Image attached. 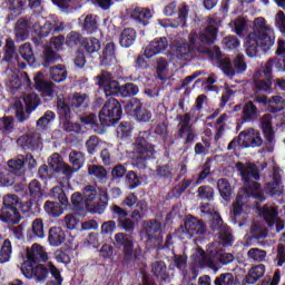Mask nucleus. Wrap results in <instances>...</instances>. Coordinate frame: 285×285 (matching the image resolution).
I'll return each mask as SVG.
<instances>
[{
  "label": "nucleus",
  "instance_id": "46",
  "mask_svg": "<svg viewBox=\"0 0 285 285\" xmlns=\"http://www.w3.org/2000/svg\"><path fill=\"white\" fill-rule=\"evenodd\" d=\"M18 52L29 66H35V51L32 50V45L30 42L21 45Z\"/></svg>",
  "mask_w": 285,
  "mask_h": 285
},
{
  "label": "nucleus",
  "instance_id": "31",
  "mask_svg": "<svg viewBox=\"0 0 285 285\" xmlns=\"http://www.w3.org/2000/svg\"><path fill=\"white\" fill-rule=\"evenodd\" d=\"M59 32H63V23L57 24L51 21H46L45 24L40 27L38 37L43 39L49 37V35H59Z\"/></svg>",
  "mask_w": 285,
  "mask_h": 285
},
{
  "label": "nucleus",
  "instance_id": "26",
  "mask_svg": "<svg viewBox=\"0 0 285 285\" xmlns=\"http://www.w3.org/2000/svg\"><path fill=\"white\" fill-rule=\"evenodd\" d=\"M261 128L266 141L273 144L275 141V130L273 129V116L271 114H265L261 118Z\"/></svg>",
  "mask_w": 285,
  "mask_h": 285
},
{
  "label": "nucleus",
  "instance_id": "10",
  "mask_svg": "<svg viewBox=\"0 0 285 285\" xmlns=\"http://www.w3.org/2000/svg\"><path fill=\"white\" fill-rule=\"evenodd\" d=\"M1 213L3 224L17 226L21 222V213L17 209V195L11 194L3 197Z\"/></svg>",
  "mask_w": 285,
  "mask_h": 285
},
{
  "label": "nucleus",
  "instance_id": "50",
  "mask_svg": "<svg viewBox=\"0 0 285 285\" xmlns=\"http://www.w3.org/2000/svg\"><path fill=\"white\" fill-rule=\"evenodd\" d=\"M197 197L204 202H214L215 200V188L210 185H202L197 189Z\"/></svg>",
  "mask_w": 285,
  "mask_h": 285
},
{
  "label": "nucleus",
  "instance_id": "33",
  "mask_svg": "<svg viewBox=\"0 0 285 285\" xmlns=\"http://www.w3.org/2000/svg\"><path fill=\"white\" fill-rule=\"evenodd\" d=\"M57 111L61 121H70L72 117V111L70 110V105L66 102V98L58 96L57 98Z\"/></svg>",
  "mask_w": 285,
  "mask_h": 285
},
{
  "label": "nucleus",
  "instance_id": "23",
  "mask_svg": "<svg viewBox=\"0 0 285 285\" xmlns=\"http://www.w3.org/2000/svg\"><path fill=\"white\" fill-rule=\"evenodd\" d=\"M198 255L200 256L198 264L200 268H210L215 273L219 271L217 266L216 250H209L206 253L202 247L198 248Z\"/></svg>",
  "mask_w": 285,
  "mask_h": 285
},
{
  "label": "nucleus",
  "instance_id": "47",
  "mask_svg": "<svg viewBox=\"0 0 285 285\" xmlns=\"http://www.w3.org/2000/svg\"><path fill=\"white\" fill-rule=\"evenodd\" d=\"M153 275L163 282L170 278L168 274V267H166V263L164 261H158L154 264L151 269Z\"/></svg>",
  "mask_w": 285,
  "mask_h": 285
},
{
  "label": "nucleus",
  "instance_id": "37",
  "mask_svg": "<svg viewBox=\"0 0 285 285\" xmlns=\"http://www.w3.org/2000/svg\"><path fill=\"white\" fill-rule=\"evenodd\" d=\"M48 242L50 246H61L66 242V232L61 227H51L49 229Z\"/></svg>",
  "mask_w": 285,
  "mask_h": 285
},
{
  "label": "nucleus",
  "instance_id": "17",
  "mask_svg": "<svg viewBox=\"0 0 285 285\" xmlns=\"http://www.w3.org/2000/svg\"><path fill=\"white\" fill-rule=\"evenodd\" d=\"M276 57H273L265 63L269 70L276 68L277 72H285V42L284 40L278 41V47L275 52Z\"/></svg>",
  "mask_w": 285,
  "mask_h": 285
},
{
  "label": "nucleus",
  "instance_id": "51",
  "mask_svg": "<svg viewBox=\"0 0 285 285\" xmlns=\"http://www.w3.org/2000/svg\"><path fill=\"white\" fill-rule=\"evenodd\" d=\"M214 285H237V276L230 272L222 273L215 277Z\"/></svg>",
  "mask_w": 285,
  "mask_h": 285
},
{
  "label": "nucleus",
  "instance_id": "38",
  "mask_svg": "<svg viewBox=\"0 0 285 285\" xmlns=\"http://www.w3.org/2000/svg\"><path fill=\"white\" fill-rule=\"evenodd\" d=\"M14 130H16L14 117L12 116L0 117V136L10 137V135H12Z\"/></svg>",
  "mask_w": 285,
  "mask_h": 285
},
{
  "label": "nucleus",
  "instance_id": "12",
  "mask_svg": "<svg viewBox=\"0 0 285 285\" xmlns=\"http://www.w3.org/2000/svg\"><path fill=\"white\" fill-rule=\"evenodd\" d=\"M114 239V246H116L118 250H122L125 264H131L135 259V240H132V236L119 232L115 234Z\"/></svg>",
  "mask_w": 285,
  "mask_h": 285
},
{
  "label": "nucleus",
  "instance_id": "57",
  "mask_svg": "<svg viewBox=\"0 0 285 285\" xmlns=\"http://www.w3.org/2000/svg\"><path fill=\"white\" fill-rule=\"evenodd\" d=\"M88 173L99 181H106V177H108V171L101 165H89Z\"/></svg>",
  "mask_w": 285,
  "mask_h": 285
},
{
  "label": "nucleus",
  "instance_id": "62",
  "mask_svg": "<svg viewBox=\"0 0 285 285\" xmlns=\"http://www.w3.org/2000/svg\"><path fill=\"white\" fill-rule=\"evenodd\" d=\"M174 168L171 164L160 165L156 168V173L158 177L163 179H169V181L175 177Z\"/></svg>",
  "mask_w": 285,
  "mask_h": 285
},
{
  "label": "nucleus",
  "instance_id": "21",
  "mask_svg": "<svg viewBox=\"0 0 285 285\" xmlns=\"http://www.w3.org/2000/svg\"><path fill=\"white\" fill-rule=\"evenodd\" d=\"M28 0H9L8 1V14L4 19L6 23H10V21H17L18 17H21L23 12H26V4Z\"/></svg>",
  "mask_w": 285,
  "mask_h": 285
},
{
  "label": "nucleus",
  "instance_id": "19",
  "mask_svg": "<svg viewBox=\"0 0 285 285\" xmlns=\"http://www.w3.org/2000/svg\"><path fill=\"white\" fill-rule=\"evenodd\" d=\"M239 135H242L243 148H259L264 144L262 134L255 129L243 130Z\"/></svg>",
  "mask_w": 285,
  "mask_h": 285
},
{
  "label": "nucleus",
  "instance_id": "64",
  "mask_svg": "<svg viewBox=\"0 0 285 285\" xmlns=\"http://www.w3.org/2000/svg\"><path fill=\"white\" fill-rule=\"evenodd\" d=\"M125 181L129 190H135V188H138V186H141V180L139 179V176L137 175V173L132 170L127 171L125 176Z\"/></svg>",
  "mask_w": 285,
  "mask_h": 285
},
{
  "label": "nucleus",
  "instance_id": "48",
  "mask_svg": "<svg viewBox=\"0 0 285 285\" xmlns=\"http://www.w3.org/2000/svg\"><path fill=\"white\" fill-rule=\"evenodd\" d=\"M279 215V212L277 209L269 207L268 205H264L262 208V216L267 222V226L269 228H273L275 226V222H277V216Z\"/></svg>",
  "mask_w": 285,
  "mask_h": 285
},
{
  "label": "nucleus",
  "instance_id": "58",
  "mask_svg": "<svg viewBox=\"0 0 285 285\" xmlns=\"http://www.w3.org/2000/svg\"><path fill=\"white\" fill-rule=\"evenodd\" d=\"M190 184H193V179H186L184 178L180 183H178L171 190L173 197L175 199H179L185 193V190H188L190 188Z\"/></svg>",
  "mask_w": 285,
  "mask_h": 285
},
{
  "label": "nucleus",
  "instance_id": "14",
  "mask_svg": "<svg viewBox=\"0 0 285 285\" xmlns=\"http://www.w3.org/2000/svg\"><path fill=\"white\" fill-rule=\"evenodd\" d=\"M121 206L127 208H130L131 212V219H141L144 217V210L148 208V204L146 200H139V197L135 195V193H130L126 196V198L122 200Z\"/></svg>",
  "mask_w": 285,
  "mask_h": 285
},
{
  "label": "nucleus",
  "instance_id": "54",
  "mask_svg": "<svg viewBox=\"0 0 285 285\" xmlns=\"http://www.w3.org/2000/svg\"><path fill=\"white\" fill-rule=\"evenodd\" d=\"M14 181H17L14 173L8 169L0 171V188H10V186H14Z\"/></svg>",
  "mask_w": 285,
  "mask_h": 285
},
{
  "label": "nucleus",
  "instance_id": "61",
  "mask_svg": "<svg viewBox=\"0 0 285 285\" xmlns=\"http://www.w3.org/2000/svg\"><path fill=\"white\" fill-rule=\"evenodd\" d=\"M139 94V86L135 82H126L120 86V97H135Z\"/></svg>",
  "mask_w": 285,
  "mask_h": 285
},
{
  "label": "nucleus",
  "instance_id": "43",
  "mask_svg": "<svg viewBox=\"0 0 285 285\" xmlns=\"http://www.w3.org/2000/svg\"><path fill=\"white\" fill-rule=\"evenodd\" d=\"M259 111L257 110V106H255V102L252 100L247 101L243 107V116L242 120L245 121V124H248L257 117V114Z\"/></svg>",
  "mask_w": 285,
  "mask_h": 285
},
{
  "label": "nucleus",
  "instance_id": "41",
  "mask_svg": "<svg viewBox=\"0 0 285 285\" xmlns=\"http://www.w3.org/2000/svg\"><path fill=\"white\" fill-rule=\"evenodd\" d=\"M147 132L151 134V137L156 138V142L161 139V141H166L168 139V125L165 122H159L147 130Z\"/></svg>",
  "mask_w": 285,
  "mask_h": 285
},
{
  "label": "nucleus",
  "instance_id": "11",
  "mask_svg": "<svg viewBox=\"0 0 285 285\" xmlns=\"http://www.w3.org/2000/svg\"><path fill=\"white\" fill-rule=\"evenodd\" d=\"M157 138L149 131H140L134 142V155H144V157H155V145Z\"/></svg>",
  "mask_w": 285,
  "mask_h": 285
},
{
  "label": "nucleus",
  "instance_id": "36",
  "mask_svg": "<svg viewBox=\"0 0 285 285\" xmlns=\"http://www.w3.org/2000/svg\"><path fill=\"white\" fill-rule=\"evenodd\" d=\"M17 59V46L12 38L6 39V45L3 47V58L2 61L7 63H12Z\"/></svg>",
  "mask_w": 285,
  "mask_h": 285
},
{
  "label": "nucleus",
  "instance_id": "56",
  "mask_svg": "<svg viewBox=\"0 0 285 285\" xmlns=\"http://www.w3.org/2000/svg\"><path fill=\"white\" fill-rule=\"evenodd\" d=\"M57 61H59V58H57V51L52 50L51 47H47L42 53V66L45 68H50V66H52V63H57Z\"/></svg>",
  "mask_w": 285,
  "mask_h": 285
},
{
  "label": "nucleus",
  "instance_id": "1",
  "mask_svg": "<svg viewBox=\"0 0 285 285\" xmlns=\"http://www.w3.org/2000/svg\"><path fill=\"white\" fill-rule=\"evenodd\" d=\"M255 23L257 27L248 33L245 41V52L249 58L257 57L259 48L263 52H268L275 43V32L266 26V19L256 18Z\"/></svg>",
  "mask_w": 285,
  "mask_h": 285
},
{
  "label": "nucleus",
  "instance_id": "9",
  "mask_svg": "<svg viewBox=\"0 0 285 285\" xmlns=\"http://www.w3.org/2000/svg\"><path fill=\"white\" fill-rule=\"evenodd\" d=\"M82 197L85 198V202L87 204V208H90V206H94L95 213H98V215H101L108 208V200L110 199L108 197L107 190H100L99 193V202L95 205L92 202L97 199V187L92 185H87L83 188Z\"/></svg>",
  "mask_w": 285,
  "mask_h": 285
},
{
  "label": "nucleus",
  "instance_id": "25",
  "mask_svg": "<svg viewBox=\"0 0 285 285\" xmlns=\"http://www.w3.org/2000/svg\"><path fill=\"white\" fill-rule=\"evenodd\" d=\"M185 230L190 235V237H195V235H206V224L204 220H199L195 217H189L185 220Z\"/></svg>",
  "mask_w": 285,
  "mask_h": 285
},
{
  "label": "nucleus",
  "instance_id": "4",
  "mask_svg": "<svg viewBox=\"0 0 285 285\" xmlns=\"http://www.w3.org/2000/svg\"><path fill=\"white\" fill-rule=\"evenodd\" d=\"M22 275L27 279H35L37 283L45 284L49 275L55 281H48L46 285H62L63 276H61V271L57 268L55 263L49 262L47 264L38 263L37 265H31V269L28 267L20 268Z\"/></svg>",
  "mask_w": 285,
  "mask_h": 285
},
{
  "label": "nucleus",
  "instance_id": "13",
  "mask_svg": "<svg viewBox=\"0 0 285 285\" xmlns=\"http://www.w3.org/2000/svg\"><path fill=\"white\" fill-rule=\"evenodd\" d=\"M48 261V253L43 249V246L35 243L31 248H27V259L22 263L20 268H29L32 271V266L41 264V262Z\"/></svg>",
  "mask_w": 285,
  "mask_h": 285
},
{
  "label": "nucleus",
  "instance_id": "22",
  "mask_svg": "<svg viewBox=\"0 0 285 285\" xmlns=\"http://www.w3.org/2000/svg\"><path fill=\"white\" fill-rule=\"evenodd\" d=\"M264 193L269 197H282L284 195V186H282V175L275 171L272 181L264 185Z\"/></svg>",
  "mask_w": 285,
  "mask_h": 285
},
{
  "label": "nucleus",
  "instance_id": "27",
  "mask_svg": "<svg viewBox=\"0 0 285 285\" xmlns=\"http://www.w3.org/2000/svg\"><path fill=\"white\" fill-rule=\"evenodd\" d=\"M81 48L91 59H95V55H99L101 50V41L95 37L83 38Z\"/></svg>",
  "mask_w": 285,
  "mask_h": 285
},
{
  "label": "nucleus",
  "instance_id": "15",
  "mask_svg": "<svg viewBox=\"0 0 285 285\" xmlns=\"http://www.w3.org/2000/svg\"><path fill=\"white\" fill-rule=\"evenodd\" d=\"M128 17L138 26V28H146L153 19V12L148 8L135 7L127 11Z\"/></svg>",
  "mask_w": 285,
  "mask_h": 285
},
{
  "label": "nucleus",
  "instance_id": "8",
  "mask_svg": "<svg viewBox=\"0 0 285 285\" xmlns=\"http://www.w3.org/2000/svg\"><path fill=\"white\" fill-rule=\"evenodd\" d=\"M177 12L178 17L174 20H170L168 23L163 24L164 28H188L187 21L189 9L187 4H183L177 10V2L173 1L164 8L165 17H173V14H177Z\"/></svg>",
  "mask_w": 285,
  "mask_h": 285
},
{
  "label": "nucleus",
  "instance_id": "24",
  "mask_svg": "<svg viewBox=\"0 0 285 285\" xmlns=\"http://www.w3.org/2000/svg\"><path fill=\"white\" fill-rule=\"evenodd\" d=\"M39 144V136L36 132H27L17 139V145L22 150H38Z\"/></svg>",
  "mask_w": 285,
  "mask_h": 285
},
{
  "label": "nucleus",
  "instance_id": "7",
  "mask_svg": "<svg viewBox=\"0 0 285 285\" xmlns=\"http://www.w3.org/2000/svg\"><path fill=\"white\" fill-rule=\"evenodd\" d=\"M48 165H42L38 169V177L42 181H48V179L52 177V173H62V175H70V173H72L70 167L61 161V155L57 153L50 156Z\"/></svg>",
  "mask_w": 285,
  "mask_h": 285
},
{
  "label": "nucleus",
  "instance_id": "30",
  "mask_svg": "<svg viewBox=\"0 0 285 285\" xmlns=\"http://www.w3.org/2000/svg\"><path fill=\"white\" fill-rule=\"evenodd\" d=\"M14 33L17 41H26L28 37H30V24L28 22V19H18L14 27Z\"/></svg>",
  "mask_w": 285,
  "mask_h": 285
},
{
  "label": "nucleus",
  "instance_id": "59",
  "mask_svg": "<svg viewBox=\"0 0 285 285\" xmlns=\"http://www.w3.org/2000/svg\"><path fill=\"white\" fill-rule=\"evenodd\" d=\"M117 135L122 141L132 137V125L127 121L120 122L117 128Z\"/></svg>",
  "mask_w": 285,
  "mask_h": 285
},
{
  "label": "nucleus",
  "instance_id": "40",
  "mask_svg": "<svg viewBox=\"0 0 285 285\" xmlns=\"http://www.w3.org/2000/svg\"><path fill=\"white\" fill-rule=\"evenodd\" d=\"M209 59L217 61L224 75H227V77H235V69L233 67V62L230 61V58H223L222 51L218 57H212Z\"/></svg>",
  "mask_w": 285,
  "mask_h": 285
},
{
  "label": "nucleus",
  "instance_id": "63",
  "mask_svg": "<svg viewBox=\"0 0 285 285\" xmlns=\"http://www.w3.org/2000/svg\"><path fill=\"white\" fill-rule=\"evenodd\" d=\"M144 106L141 100L138 98H131L126 105H125V112L126 115H129V117H134L135 114L138 112V110Z\"/></svg>",
  "mask_w": 285,
  "mask_h": 285
},
{
  "label": "nucleus",
  "instance_id": "20",
  "mask_svg": "<svg viewBox=\"0 0 285 285\" xmlns=\"http://www.w3.org/2000/svg\"><path fill=\"white\" fill-rule=\"evenodd\" d=\"M168 50V38L160 37L155 38L145 49V57L147 59H153L156 55H161Z\"/></svg>",
  "mask_w": 285,
  "mask_h": 285
},
{
  "label": "nucleus",
  "instance_id": "5",
  "mask_svg": "<svg viewBox=\"0 0 285 285\" xmlns=\"http://www.w3.org/2000/svg\"><path fill=\"white\" fill-rule=\"evenodd\" d=\"M124 115V108L121 102L115 98H108V100L102 106L101 110L98 114L99 121L104 128L115 126L121 120Z\"/></svg>",
  "mask_w": 285,
  "mask_h": 285
},
{
  "label": "nucleus",
  "instance_id": "60",
  "mask_svg": "<svg viewBox=\"0 0 285 285\" xmlns=\"http://www.w3.org/2000/svg\"><path fill=\"white\" fill-rule=\"evenodd\" d=\"M174 266L183 273L184 277H186L188 275V271H186L188 267V256L175 254Z\"/></svg>",
  "mask_w": 285,
  "mask_h": 285
},
{
  "label": "nucleus",
  "instance_id": "3",
  "mask_svg": "<svg viewBox=\"0 0 285 285\" xmlns=\"http://www.w3.org/2000/svg\"><path fill=\"white\" fill-rule=\"evenodd\" d=\"M236 170L240 174L242 181L244 184V191L247 197H253L258 202H266L264 191L259 190L262 185L259 181V167L255 163H237Z\"/></svg>",
  "mask_w": 285,
  "mask_h": 285
},
{
  "label": "nucleus",
  "instance_id": "44",
  "mask_svg": "<svg viewBox=\"0 0 285 285\" xmlns=\"http://www.w3.org/2000/svg\"><path fill=\"white\" fill-rule=\"evenodd\" d=\"M50 77L56 83H61V81H66V79H68V71L66 70V66L57 65L50 67Z\"/></svg>",
  "mask_w": 285,
  "mask_h": 285
},
{
  "label": "nucleus",
  "instance_id": "45",
  "mask_svg": "<svg viewBox=\"0 0 285 285\" xmlns=\"http://www.w3.org/2000/svg\"><path fill=\"white\" fill-rule=\"evenodd\" d=\"M69 208H71V210H77L78 213H83V210L88 208L86 198H83L81 193L76 191L71 195V204Z\"/></svg>",
  "mask_w": 285,
  "mask_h": 285
},
{
  "label": "nucleus",
  "instance_id": "35",
  "mask_svg": "<svg viewBox=\"0 0 285 285\" xmlns=\"http://www.w3.org/2000/svg\"><path fill=\"white\" fill-rule=\"evenodd\" d=\"M23 104L27 115H31L41 106V98L36 92H30L23 96Z\"/></svg>",
  "mask_w": 285,
  "mask_h": 285
},
{
  "label": "nucleus",
  "instance_id": "42",
  "mask_svg": "<svg viewBox=\"0 0 285 285\" xmlns=\"http://www.w3.org/2000/svg\"><path fill=\"white\" fill-rule=\"evenodd\" d=\"M26 166V158L23 155L18 156L16 159L8 161L9 173H13L14 177L23 175V167Z\"/></svg>",
  "mask_w": 285,
  "mask_h": 285
},
{
  "label": "nucleus",
  "instance_id": "2",
  "mask_svg": "<svg viewBox=\"0 0 285 285\" xmlns=\"http://www.w3.org/2000/svg\"><path fill=\"white\" fill-rule=\"evenodd\" d=\"M219 29L213 24L207 26L202 31H190L188 39L190 46H193L198 55H205V57L213 58L219 57L220 49L217 46L210 48L217 41V33Z\"/></svg>",
  "mask_w": 285,
  "mask_h": 285
},
{
  "label": "nucleus",
  "instance_id": "6",
  "mask_svg": "<svg viewBox=\"0 0 285 285\" xmlns=\"http://www.w3.org/2000/svg\"><path fill=\"white\" fill-rule=\"evenodd\" d=\"M51 197L58 202L47 200L45 203V210L50 217H61L63 210L70 208V200L66 195V190L60 186H56L51 189Z\"/></svg>",
  "mask_w": 285,
  "mask_h": 285
},
{
  "label": "nucleus",
  "instance_id": "53",
  "mask_svg": "<svg viewBox=\"0 0 285 285\" xmlns=\"http://www.w3.org/2000/svg\"><path fill=\"white\" fill-rule=\"evenodd\" d=\"M69 161L76 170H79L86 163V156L81 151L71 150L69 154Z\"/></svg>",
  "mask_w": 285,
  "mask_h": 285
},
{
  "label": "nucleus",
  "instance_id": "28",
  "mask_svg": "<svg viewBox=\"0 0 285 285\" xmlns=\"http://www.w3.org/2000/svg\"><path fill=\"white\" fill-rule=\"evenodd\" d=\"M137 41V30L135 28L127 27L119 35L120 48H132Z\"/></svg>",
  "mask_w": 285,
  "mask_h": 285
},
{
  "label": "nucleus",
  "instance_id": "55",
  "mask_svg": "<svg viewBox=\"0 0 285 285\" xmlns=\"http://www.w3.org/2000/svg\"><path fill=\"white\" fill-rule=\"evenodd\" d=\"M12 255V243L10 239H4L2 245L0 246V264H6L10 262V257Z\"/></svg>",
  "mask_w": 285,
  "mask_h": 285
},
{
  "label": "nucleus",
  "instance_id": "16",
  "mask_svg": "<svg viewBox=\"0 0 285 285\" xmlns=\"http://www.w3.org/2000/svg\"><path fill=\"white\" fill-rule=\"evenodd\" d=\"M254 86L258 92H267L271 95L273 92V71L271 67L266 65L261 71V78H254Z\"/></svg>",
  "mask_w": 285,
  "mask_h": 285
},
{
  "label": "nucleus",
  "instance_id": "34",
  "mask_svg": "<svg viewBox=\"0 0 285 285\" xmlns=\"http://www.w3.org/2000/svg\"><path fill=\"white\" fill-rule=\"evenodd\" d=\"M28 237L29 239H43V237H46V230L43 229V219H33L31 228L28 230Z\"/></svg>",
  "mask_w": 285,
  "mask_h": 285
},
{
  "label": "nucleus",
  "instance_id": "39",
  "mask_svg": "<svg viewBox=\"0 0 285 285\" xmlns=\"http://www.w3.org/2000/svg\"><path fill=\"white\" fill-rule=\"evenodd\" d=\"M217 190L225 202H230L233 197V186H230V181H228L227 178H219L217 180Z\"/></svg>",
  "mask_w": 285,
  "mask_h": 285
},
{
  "label": "nucleus",
  "instance_id": "29",
  "mask_svg": "<svg viewBox=\"0 0 285 285\" xmlns=\"http://www.w3.org/2000/svg\"><path fill=\"white\" fill-rule=\"evenodd\" d=\"M266 274V265L258 264L253 266L245 276V284H257L262 277Z\"/></svg>",
  "mask_w": 285,
  "mask_h": 285
},
{
  "label": "nucleus",
  "instance_id": "32",
  "mask_svg": "<svg viewBox=\"0 0 285 285\" xmlns=\"http://www.w3.org/2000/svg\"><path fill=\"white\" fill-rule=\"evenodd\" d=\"M27 195L30 197L31 202H41V199H43V187L39 180L32 179L29 183Z\"/></svg>",
  "mask_w": 285,
  "mask_h": 285
},
{
  "label": "nucleus",
  "instance_id": "18",
  "mask_svg": "<svg viewBox=\"0 0 285 285\" xmlns=\"http://www.w3.org/2000/svg\"><path fill=\"white\" fill-rule=\"evenodd\" d=\"M117 46L115 42H108L101 53H99L98 57V63L102 68H109V66H114V63H117V55H116Z\"/></svg>",
  "mask_w": 285,
  "mask_h": 285
},
{
  "label": "nucleus",
  "instance_id": "49",
  "mask_svg": "<svg viewBox=\"0 0 285 285\" xmlns=\"http://www.w3.org/2000/svg\"><path fill=\"white\" fill-rule=\"evenodd\" d=\"M144 228L148 239H156L157 233H161V223L157 219H151L147 222Z\"/></svg>",
  "mask_w": 285,
  "mask_h": 285
},
{
  "label": "nucleus",
  "instance_id": "52",
  "mask_svg": "<svg viewBox=\"0 0 285 285\" xmlns=\"http://www.w3.org/2000/svg\"><path fill=\"white\" fill-rule=\"evenodd\" d=\"M88 95L81 92H75L69 100L71 110L77 111L79 108H86V99Z\"/></svg>",
  "mask_w": 285,
  "mask_h": 285
}]
</instances>
